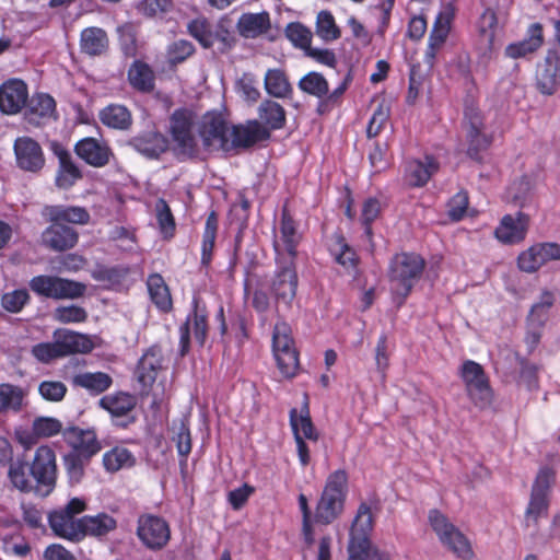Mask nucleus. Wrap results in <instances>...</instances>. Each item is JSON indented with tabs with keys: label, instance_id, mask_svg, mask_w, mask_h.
<instances>
[{
	"label": "nucleus",
	"instance_id": "obj_1",
	"mask_svg": "<svg viewBox=\"0 0 560 560\" xmlns=\"http://www.w3.org/2000/svg\"><path fill=\"white\" fill-rule=\"evenodd\" d=\"M57 478V455L49 445L38 446L31 462L25 453L10 458L9 482L22 493L35 492L40 497H47L55 490Z\"/></svg>",
	"mask_w": 560,
	"mask_h": 560
},
{
	"label": "nucleus",
	"instance_id": "obj_2",
	"mask_svg": "<svg viewBox=\"0 0 560 560\" xmlns=\"http://www.w3.org/2000/svg\"><path fill=\"white\" fill-rule=\"evenodd\" d=\"M43 217L49 224L40 235V244L50 252L63 253L79 243V232L70 224L86 225L91 214L81 206L47 205Z\"/></svg>",
	"mask_w": 560,
	"mask_h": 560
},
{
	"label": "nucleus",
	"instance_id": "obj_3",
	"mask_svg": "<svg viewBox=\"0 0 560 560\" xmlns=\"http://www.w3.org/2000/svg\"><path fill=\"white\" fill-rule=\"evenodd\" d=\"M348 483L349 476L346 469H337L327 476L315 506V523L329 525L342 514L348 495Z\"/></svg>",
	"mask_w": 560,
	"mask_h": 560
},
{
	"label": "nucleus",
	"instance_id": "obj_4",
	"mask_svg": "<svg viewBox=\"0 0 560 560\" xmlns=\"http://www.w3.org/2000/svg\"><path fill=\"white\" fill-rule=\"evenodd\" d=\"M462 126L467 145L466 155L474 162L482 164L493 144L494 136L487 131L485 115L474 101H465Z\"/></svg>",
	"mask_w": 560,
	"mask_h": 560
},
{
	"label": "nucleus",
	"instance_id": "obj_5",
	"mask_svg": "<svg viewBox=\"0 0 560 560\" xmlns=\"http://www.w3.org/2000/svg\"><path fill=\"white\" fill-rule=\"evenodd\" d=\"M352 79L351 71H348L338 86L329 91V83L323 73L310 71L299 80L298 88L304 94L317 98L316 113L324 116L342 105Z\"/></svg>",
	"mask_w": 560,
	"mask_h": 560
},
{
	"label": "nucleus",
	"instance_id": "obj_6",
	"mask_svg": "<svg viewBox=\"0 0 560 560\" xmlns=\"http://www.w3.org/2000/svg\"><path fill=\"white\" fill-rule=\"evenodd\" d=\"M424 267V259L415 253H400L393 257L388 278L394 294L401 299L400 303L411 293L415 283L421 278Z\"/></svg>",
	"mask_w": 560,
	"mask_h": 560
},
{
	"label": "nucleus",
	"instance_id": "obj_7",
	"mask_svg": "<svg viewBox=\"0 0 560 560\" xmlns=\"http://www.w3.org/2000/svg\"><path fill=\"white\" fill-rule=\"evenodd\" d=\"M88 502L82 498H72L65 506L51 510L47 514V522L51 533L61 539L78 544L81 536V517L78 515L85 512Z\"/></svg>",
	"mask_w": 560,
	"mask_h": 560
},
{
	"label": "nucleus",
	"instance_id": "obj_8",
	"mask_svg": "<svg viewBox=\"0 0 560 560\" xmlns=\"http://www.w3.org/2000/svg\"><path fill=\"white\" fill-rule=\"evenodd\" d=\"M428 521L440 542L460 560H471L474 550L469 539L438 509L428 513Z\"/></svg>",
	"mask_w": 560,
	"mask_h": 560
},
{
	"label": "nucleus",
	"instance_id": "obj_9",
	"mask_svg": "<svg viewBox=\"0 0 560 560\" xmlns=\"http://www.w3.org/2000/svg\"><path fill=\"white\" fill-rule=\"evenodd\" d=\"M30 290L39 298L50 300H75L86 292L83 282L54 275H38L28 282Z\"/></svg>",
	"mask_w": 560,
	"mask_h": 560
},
{
	"label": "nucleus",
	"instance_id": "obj_10",
	"mask_svg": "<svg viewBox=\"0 0 560 560\" xmlns=\"http://www.w3.org/2000/svg\"><path fill=\"white\" fill-rule=\"evenodd\" d=\"M459 376L465 385L469 400L480 410L487 409L493 401V389L481 364L466 360L459 369Z\"/></svg>",
	"mask_w": 560,
	"mask_h": 560
},
{
	"label": "nucleus",
	"instance_id": "obj_11",
	"mask_svg": "<svg viewBox=\"0 0 560 560\" xmlns=\"http://www.w3.org/2000/svg\"><path fill=\"white\" fill-rule=\"evenodd\" d=\"M196 116L191 109H175L170 117V133L180 155L195 159L199 155L198 140L195 135Z\"/></svg>",
	"mask_w": 560,
	"mask_h": 560
},
{
	"label": "nucleus",
	"instance_id": "obj_12",
	"mask_svg": "<svg viewBox=\"0 0 560 560\" xmlns=\"http://www.w3.org/2000/svg\"><path fill=\"white\" fill-rule=\"evenodd\" d=\"M136 536L141 545L150 551H161L172 537L168 522L152 513H143L137 520Z\"/></svg>",
	"mask_w": 560,
	"mask_h": 560
},
{
	"label": "nucleus",
	"instance_id": "obj_13",
	"mask_svg": "<svg viewBox=\"0 0 560 560\" xmlns=\"http://www.w3.org/2000/svg\"><path fill=\"white\" fill-rule=\"evenodd\" d=\"M137 404L136 395L122 390L106 394L98 400V407L109 413L112 424L122 430L136 423Z\"/></svg>",
	"mask_w": 560,
	"mask_h": 560
},
{
	"label": "nucleus",
	"instance_id": "obj_14",
	"mask_svg": "<svg viewBox=\"0 0 560 560\" xmlns=\"http://www.w3.org/2000/svg\"><path fill=\"white\" fill-rule=\"evenodd\" d=\"M276 262L277 269L271 281L270 291L277 305H283L287 310H290L296 296L299 284L295 261L277 257Z\"/></svg>",
	"mask_w": 560,
	"mask_h": 560
},
{
	"label": "nucleus",
	"instance_id": "obj_15",
	"mask_svg": "<svg viewBox=\"0 0 560 560\" xmlns=\"http://www.w3.org/2000/svg\"><path fill=\"white\" fill-rule=\"evenodd\" d=\"M230 129L228 120L221 113L217 110L207 112L202 116L198 129L203 148L209 150L218 143V148L228 153Z\"/></svg>",
	"mask_w": 560,
	"mask_h": 560
},
{
	"label": "nucleus",
	"instance_id": "obj_16",
	"mask_svg": "<svg viewBox=\"0 0 560 560\" xmlns=\"http://www.w3.org/2000/svg\"><path fill=\"white\" fill-rule=\"evenodd\" d=\"M327 250L332 260L342 271L357 279L360 273L361 259L355 249L348 243L341 231L334 232L327 242Z\"/></svg>",
	"mask_w": 560,
	"mask_h": 560
},
{
	"label": "nucleus",
	"instance_id": "obj_17",
	"mask_svg": "<svg viewBox=\"0 0 560 560\" xmlns=\"http://www.w3.org/2000/svg\"><path fill=\"white\" fill-rule=\"evenodd\" d=\"M270 137L271 133L268 128L264 127L258 119L247 120L246 124L233 125L230 129L228 153L250 149L258 142L269 140Z\"/></svg>",
	"mask_w": 560,
	"mask_h": 560
},
{
	"label": "nucleus",
	"instance_id": "obj_18",
	"mask_svg": "<svg viewBox=\"0 0 560 560\" xmlns=\"http://www.w3.org/2000/svg\"><path fill=\"white\" fill-rule=\"evenodd\" d=\"M560 260V244L556 242L536 243L517 257L520 270L534 273L550 261Z\"/></svg>",
	"mask_w": 560,
	"mask_h": 560
},
{
	"label": "nucleus",
	"instance_id": "obj_19",
	"mask_svg": "<svg viewBox=\"0 0 560 560\" xmlns=\"http://www.w3.org/2000/svg\"><path fill=\"white\" fill-rule=\"evenodd\" d=\"M49 150L58 159L55 184L58 188L68 190L83 178V173L73 161L70 151L61 142L50 141Z\"/></svg>",
	"mask_w": 560,
	"mask_h": 560
},
{
	"label": "nucleus",
	"instance_id": "obj_20",
	"mask_svg": "<svg viewBox=\"0 0 560 560\" xmlns=\"http://www.w3.org/2000/svg\"><path fill=\"white\" fill-rule=\"evenodd\" d=\"M530 215L517 211L515 214H504L494 230V237L504 245L522 243L528 233Z\"/></svg>",
	"mask_w": 560,
	"mask_h": 560
},
{
	"label": "nucleus",
	"instance_id": "obj_21",
	"mask_svg": "<svg viewBox=\"0 0 560 560\" xmlns=\"http://www.w3.org/2000/svg\"><path fill=\"white\" fill-rule=\"evenodd\" d=\"M163 361L162 347L159 345L149 347L139 359L136 366V376L141 385L142 395L149 394L159 372L163 369Z\"/></svg>",
	"mask_w": 560,
	"mask_h": 560
},
{
	"label": "nucleus",
	"instance_id": "obj_22",
	"mask_svg": "<svg viewBox=\"0 0 560 560\" xmlns=\"http://www.w3.org/2000/svg\"><path fill=\"white\" fill-rule=\"evenodd\" d=\"M18 166L26 172L37 173L45 166V155L40 144L31 137H19L14 141Z\"/></svg>",
	"mask_w": 560,
	"mask_h": 560
},
{
	"label": "nucleus",
	"instance_id": "obj_23",
	"mask_svg": "<svg viewBox=\"0 0 560 560\" xmlns=\"http://www.w3.org/2000/svg\"><path fill=\"white\" fill-rule=\"evenodd\" d=\"M73 151L88 165L101 168L114 156L112 148L104 140L85 137L75 142Z\"/></svg>",
	"mask_w": 560,
	"mask_h": 560
},
{
	"label": "nucleus",
	"instance_id": "obj_24",
	"mask_svg": "<svg viewBox=\"0 0 560 560\" xmlns=\"http://www.w3.org/2000/svg\"><path fill=\"white\" fill-rule=\"evenodd\" d=\"M128 145L149 160H158L168 149L167 138L155 127L138 132Z\"/></svg>",
	"mask_w": 560,
	"mask_h": 560
},
{
	"label": "nucleus",
	"instance_id": "obj_25",
	"mask_svg": "<svg viewBox=\"0 0 560 560\" xmlns=\"http://www.w3.org/2000/svg\"><path fill=\"white\" fill-rule=\"evenodd\" d=\"M62 436L67 445L71 447L70 452L94 457L102 451V443L93 429L67 427L62 431Z\"/></svg>",
	"mask_w": 560,
	"mask_h": 560
},
{
	"label": "nucleus",
	"instance_id": "obj_26",
	"mask_svg": "<svg viewBox=\"0 0 560 560\" xmlns=\"http://www.w3.org/2000/svg\"><path fill=\"white\" fill-rule=\"evenodd\" d=\"M536 85L545 95H552L560 85V49H548L544 63L537 72Z\"/></svg>",
	"mask_w": 560,
	"mask_h": 560
},
{
	"label": "nucleus",
	"instance_id": "obj_27",
	"mask_svg": "<svg viewBox=\"0 0 560 560\" xmlns=\"http://www.w3.org/2000/svg\"><path fill=\"white\" fill-rule=\"evenodd\" d=\"M545 43L544 27L536 22L528 26L526 36L522 40L509 44L504 54L512 59L526 58L537 52Z\"/></svg>",
	"mask_w": 560,
	"mask_h": 560
},
{
	"label": "nucleus",
	"instance_id": "obj_28",
	"mask_svg": "<svg viewBox=\"0 0 560 560\" xmlns=\"http://www.w3.org/2000/svg\"><path fill=\"white\" fill-rule=\"evenodd\" d=\"M28 98L26 83L21 79L2 82V114H16L25 106Z\"/></svg>",
	"mask_w": 560,
	"mask_h": 560
},
{
	"label": "nucleus",
	"instance_id": "obj_29",
	"mask_svg": "<svg viewBox=\"0 0 560 560\" xmlns=\"http://www.w3.org/2000/svg\"><path fill=\"white\" fill-rule=\"evenodd\" d=\"M236 28L238 34L246 39L257 38L270 31V15L267 11L243 13L237 20Z\"/></svg>",
	"mask_w": 560,
	"mask_h": 560
},
{
	"label": "nucleus",
	"instance_id": "obj_30",
	"mask_svg": "<svg viewBox=\"0 0 560 560\" xmlns=\"http://www.w3.org/2000/svg\"><path fill=\"white\" fill-rule=\"evenodd\" d=\"M101 124L109 129L128 131L133 124L131 110L122 104L110 103L98 112Z\"/></svg>",
	"mask_w": 560,
	"mask_h": 560
},
{
	"label": "nucleus",
	"instance_id": "obj_31",
	"mask_svg": "<svg viewBox=\"0 0 560 560\" xmlns=\"http://www.w3.org/2000/svg\"><path fill=\"white\" fill-rule=\"evenodd\" d=\"M117 528V521L112 515L101 512L96 515H84L81 517L80 542L85 537L103 538Z\"/></svg>",
	"mask_w": 560,
	"mask_h": 560
},
{
	"label": "nucleus",
	"instance_id": "obj_32",
	"mask_svg": "<svg viewBox=\"0 0 560 560\" xmlns=\"http://www.w3.org/2000/svg\"><path fill=\"white\" fill-rule=\"evenodd\" d=\"M130 86L142 94H150L155 89V72L147 62L136 59L127 71Z\"/></svg>",
	"mask_w": 560,
	"mask_h": 560
},
{
	"label": "nucleus",
	"instance_id": "obj_33",
	"mask_svg": "<svg viewBox=\"0 0 560 560\" xmlns=\"http://www.w3.org/2000/svg\"><path fill=\"white\" fill-rule=\"evenodd\" d=\"M56 112V102L49 94H37L24 113L25 121L33 127L43 126Z\"/></svg>",
	"mask_w": 560,
	"mask_h": 560
},
{
	"label": "nucleus",
	"instance_id": "obj_34",
	"mask_svg": "<svg viewBox=\"0 0 560 560\" xmlns=\"http://www.w3.org/2000/svg\"><path fill=\"white\" fill-rule=\"evenodd\" d=\"M290 425L292 429L293 436L295 438V432L303 439L317 442L319 440V433L316 430L310 412V402L307 396H305V400L301 407L300 415H298V409L292 408L289 413Z\"/></svg>",
	"mask_w": 560,
	"mask_h": 560
},
{
	"label": "nucleus",
	"instance_id": "obj_35",
	"mask_svg": "<svg viewBox=\"0 0 560 560\" xmlns=\"http://www.w3.org/2000/svg\"><path fill=\"white\" fill-rule=\"evenodd\" d=\"M109 48V39L107 33L96 26H90L82 30L80 34L81 52L90 57L102 56Z\"/></svg>",
	"mask_w": 560,
	"mask_h": 560
},
{
	"label": "nucleus",
	"instance_id": "obj_36",
	"mask_svg": "<svg viewBox=\"0 0 560 560\" xmlns=\"http://www.w3.org/2000/svg\"><path fill=\"white\" fill-rule=\"evenodd\" d=\"M439 162L431 155H425L423 161H410L406 167V179L412 187H422L439 171Z\"/></svg>",
	"mask_w": 560,
	"mask_h": 560
},
{
	"label": "nucleus",
	"instance_id": "obj_37",
	"mask_svg": "<svg viewBox=\"0 0 560 560\" xmlns=\"http://www.w3.org/2000/svg\"><path fill=\"white\" fill-rule=\"evenodd\" d=\"M55 341L62 357L88 353L93 349V343L88 336L70 330L56 331Z\"/></svg>",
	"mask_w": 560,
	"mask_h": 560
},
{
	"label": "nucleus",
	"instance_id": "obj_38",
	"mask_svg": "<svg viewBox=\"0 0 560 560\" xmlns=\"http://www.w3.org/2000/svg\"><path fill=\"white\" fill-rule=\"evenodd\" d=\"M280 237L288 254V259L295 261L298 256V246L302 240V235L298 231V223L289 212L287 207L282 209L280 219Z\"/></svg>",
	"mask_w": 560,
	"mask_h": 560
},
{
	"label": "nucleus",
	"instance_id": "obj_39",
	"mask_svg": "<svg viewBox=\"0 0 560 560\" xmlns=\"http://www.w3.org/2000/svg\"><path fill=\"white\" fill-rule=\"evenodd\" d=\"M147 288L151 302L160 312L170 313L173 310L171 290L162 275L158 272L149 275Z\"/></svg>",
	"mask_w": 560,
	"mask_h": 560
},
{
	"label": "nucleus",
	"instance_id": "obj_40",
	"mask_svg": "<svg viewBox=\"0 0 560 560\" xmlns=\"http://www.w3.org/2000/svg\"><path fill=\"white\" fill-rule=\"evenodd\" d=\"M73 387L83 388L91 395H100L113 385V378L105 372H84L71 376Z\"/></svg>",
	"mask_w": 560,
	"mask_h": 560
},
{
	"label": "nucleus",
	"instance_id": "obj_41",
	"mask_svg": "<svg viewBox=\"0 0 560 560\" xmlns=\"http://www.w3.org/2000/svg\"><path fill=\"white\" fill-rule=\"evenodd\" d=\"M259 121L269 132L282 129L287 124V112L278 102L267 98L264 100L258 108Z\"/></svg>",
	"mask_w": 560,
	"mask_h": 560
},
{
	"label": "nucleus",
	"instance_id": "obj_42",
	"mask_svg": "<svg viewBox=\"0 0 560 560\" xmlns=\"http://www.w3.org/2000/svg\"><path fill=\"white\" fill-rule=\"evenodd\" d=\"M218 230L219 215L215 210H211L206 219L201 241L200 264L203 268H209L212 262Z\"/></svg>",
	"mask_w": 560,
	"mask_h": 560
},
{
	"label": "nucleus",
	"instance_id": "obj_43",
	"mask_svg": "<svg viewBox=\"0 0 560 560\" xmlns=\"http://www.w3.org/2000/svg\"><path fill=\"white\" fill-rule=\"evenodd\" d=\"M266 92L275 98H291L293 88L282 69H268L264 78Z\"/></svg>",
	"mask_w": 560,
	"mask_h": 560
},
{
	"label": "nucleus",
	"instance_id": "obj_44",
	"mask_svg": "<svg viewBox=\"0 0 560 560\" xmlns=\"http://www.w3.org/2000/svg\"><path fill=\"white\" fill-rule=\"evenodd\" d=\"M214 25L207 16L198 15L187 23L186 30L203 49H210L213 47Z\"/></svg>",
	"mask_w": 560,
	"mask_h": 560
},
{
	"label": "nucleus",
	"instance_id": "obj_45",
	"mask_svg": "<svg viewBox=\"0 0 560 560\" xmlns=\"http://www.w3.org/2000/svg\"><path fill=\"white\" fill-rule=\"evenodd\" d=\"M136 464L133 454L126 447L115 446L103 455V466L106 471L116 472L130 468Z\"/></svg>",
	"mask_w": 560,
	"mask_h": 560
},
{
	"label": "nucleus",
	"instance_id": "obj_46",
	"mask_svg": "<svg viewBox=\"0 0 560 560\" xmlns=\"http://www.w3.org/2000/svg\"><path fill=\"white\" fill-rule=\"evenodd\" d=\"M497 25L498 15L491 8H486L475 23L479 39L488 47H491L494 42Z\"/></svg>",
	"mask_w": 560,
	"mask_h": 560
},
{
	"label": "nucleus",
	"instance_id": "obj_47",
	"mask_svg": "<svg viewBox=\"0 0 560 560\" xmlns=\"http://www.w3.org/2000/svg\"><path fill=\"white\" fill-rule=\"evenodd\" d=\"M272 353L273 355L296 350L292 337V329L284 320H278L272 330Z\"/></svg>",
	"mask_w": 560,
	"mask_h": 560
},
{
	"label": "nucleus",
	"instance_id": "obj_48",
	"mask_svg": "<svg viewBox=\"0 0 560 560\" xmlns=\"http://www.w3.org/2000/svg\"><path fill=\"white\" fill-rule=\"evenodd\" d=\"M155 218L163 238L172 240L176 232V222L168 203L163 198L155 202Z\"/></svg>",
	"mask_w": 560,
	"mask_h": 560
},
{
	"label": "nucleus",
	"instance_id": "obj_49",
	"mask_svg": "<svg viewBox=\"0 0 560 560\" xmlns=\"http://www.w3.org/2000/svg\"><path fill=\"white\" fill-rule=\"evenodd\" d=\"M363 550L362 560H392L390 553L373 546L370 537H355L350 539L348 546L349 556Z\"/></svg>",
	"mask_w": 560,
	"mask_h": 560
},
{
	"label": "nucleus",
	"instance_id": "obj_50",
	"mask_svg": "<svg viewBox=\"0 0 560 560\" xmlns=\"http://www.w3.org/2000/svg\"><path fill=\"white\" fill-rule=\"evenodd\" d=\"M130 273L128 266H97L93 272L92 278L95 281L108 283L112 287L120 285L127 276Z\"/></svg>",
	"mask_w": 560,
	"mask_h": 560
},
{
	"label": "nucleus",
	"instance_id": "obj_51",
	"mask_svg": "<svg viewBox=\"0 0 560 560\" xmlns=\"http://www.w3.org/2000/svg\"><path fill=\"white\" fill-rule=\"evenodd\" d=\"M374 520L371 506L366 502H362L357 511V515L353 520L350 539L355 537H370V533L373 529Z\"/></svg>",
	"mask_w": 560,
	"mask_h": 560
},
{
	"label": "nucleus",
	"instance_id": "obj_52",
	"mask_svg": "<svg viewBox=\"0 0 560 560\" xmlns=\"http://www.w3.org/2000/svg\"><path fill=\"white\" fill-rule=\"evenodd\" d=\"M510 195L512 202L521 209L537 206L532 184L526 177H522L513 183L510 188Z\"/></svg>",
	"mask_w": 560,
	"mask_h": 560
},
{
	"label": "nucleus",
	"instance_id": "obj_53",
	"mask_svg": "<svg viewBox=\"0 0 560 560\" xmlns=\"http://www.w3.org/2000/svg\"><path fill=\"white\" fill-rule=\"evenodd\" d=\"M92 457L69 452L63 456L65 468L71 483H79L84 477L85 467Z\"/></svg>",
	"mask_w": 560,
	"mask_h": 560
},
{
	"label": "nucleus",
	"instance_id": "obj_54",
	"mask_svg": "<svg viewBox=\"0 0 560 560\" xmlns=\"http://www.w3.org/2000/svg\"><path fill=\"white\" fill-rule=\"evenodd\" d=\"M316 34L325 42H334L340 38L341 31L330 11L323 10L317 14Z\"/></svg>",
	"mask_w": 560,
	"mask_h": 560
},
{
	"label": "nucleus",
	"instance_id": "obj_55",
	"mask_svg": "<svg viewBox=\"0 0 560 560\" xmlns=\"http://www.w3.org/2000/svg\"><path fill=\"white\" fill-rule=\"evenodd\" d=\"M284 33L285 37L292 43L294 47L303 49L304 51L310 49L313 35L311 30L302 23H289L284 30Z\"/></svg>",
	"mask_w": 560,
	"mask_h": 560
},
{
	"label": "nucleus",
	"instance_id": "obj_56",
	"mask_svg": "<svg viewBox=\"0 0 560 560\" xmlns=\"http://www.w3.org/2000/svg\"><path fill=\"white\" fill-rule=\"evenodd\" d=\"M219 43V50L222 54L231 51L237 44L234 32L230 28L229 22L221 19L213 30V44Z\"/></svg>",
	"mask_w": 560,
	"mask_h": 560
},
{
	"label": "nucleus",
	"instance_id": "obj_57",
	"mask_svg": "<svg viewBox=\"0 0 560 560\" xmlns=\"http://www.w3.org/2000/svg\"><path fill=\"white\" fill-rule=\"evenodd\" d=\"M190 317V331L198 345L202 347L208 337V314L205 308H200L195 301V307Z\"/></svg>",
	"mask_w": 560,
	"mask_h": 560
},
{
	"label": "nucleus",
	"instance_id": "obj_58",
	"mask_svg": "<svg viewBox=\"0 0 560 560\" xmlns=\"http://www.w3.org/2000/svg\"><path fill=\"white\" fill-rule=\"evenodd\" d=\"M196 52L194 44L187 39H177L173 42L167 48V62L171 66H176Z\"/></svg>",
	"mask_w": 560,
	"mask_h": 560
},
{
	"label": "nucleus",
	"instance_id": "obj_59",
	"mask_svg": "<svg viewBox=\"0 0 560 560\" xmlns=\"http://www.w3.org/2000/svg\"><path fill=\"white\" fill-rule=\"evenodd\" d=\"M33 425L38 441L58 435L65 430L61 421L54 417H36L33 420Z\"/></svg>",
	"mask_w": 560,
	"mask_h": 560
},
{
	"label": "nucleus",
	"instance_id": "obj_60",
	"mask_svg": "<svg viewBox=\"0 0 560 560\" xmlns=\"http://www.w3.org/2000/svg\"><path fill=\"white\" fill-rule=\"evenodd\" d=\"M277 368L285 378L294 377L300 369L299 351L291 350L273 355Z\"/></svg>",
	"mask_w": 560,
	"mask_h": 560
},
{
	"label": "nucleus",
	"instance_id": "obj_61",
	"mask_svg": "<svg viewBox=\"0 0 560 560\" xmlns=\"http://www.w3.org/2000/svg\"><path fill=\"white\" fill-rule=\"evenodd\" d=\"M454 18V8L452 5L444 8L436 15L430 35L446 40L450 35Z\"/></svg>",
	"mask_w": 560,
	"mask_h": 560
},
{
	"label": "nucleus",
	"instance_id": "obj_62",
	"mask_svg": "<svg viewBox=\"0 0 560 560\" xmlns=\"http://www.w3.org/2000/svg\"><path fill=\"white\" fill-rule=\"evenodd\" d=\"M549 510V497L530 492V499L525 511L527 521L536 525L539 517L547 516Z\"/></svg>",
	"mask_w": 560,
	"mask_h": 560
},
{
	"label": "nucleus",
	"instance_id": "obj_63",
	"mask_svg": "<svg viewBox=\"0 0 560 560\" xmlns=\"http://www.w3.org/2000/svg\"><path fill=\"white\" fill-rule=\"evenodd\" d=\"M390 116V110L387 105L384 103H380L369 120L366 127V137L369 139L377 137L382 130L384 129L386 122L388 121Z\"/></svg>",
	"mask_w": 560,
	"mask_h": 560
},
{
	"label": "nucleus",
	"instance_id": "obj_64",
	"mask_svg": "<svg viewBox=\"0 0 560 560\" xmlns=\"http://www.w3.org/2000/svg\"><path fill=\"white\" fill-rule=\"evenodd\" d=\"M54 318L62 324H79L88 319V312L78 305L58 306L55 310Z\"/></svg>",
	"mask_w": 560,
	"mask_h": 560
}]
</instances>
